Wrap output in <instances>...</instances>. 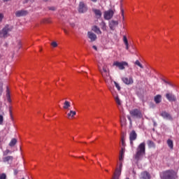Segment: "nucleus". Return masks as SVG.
I'll use <instances>...</instances> for the list:
<instances>
[{
  "label": "nucleus",
  "mask_w": 179,
  "mask_h": 179,
  "mask_svg": "<svg viewBox=\"0 0 179 179\" xmlns=\"http://www.w3.org/2000/svg\"><path fill=\"white\" fill-rule=\"evenodd\" d=\"M92 2H97V0H91Z\"/></svg>",
  "instance_id": "nucleus-48"
},
{
  "label": "nucleus",
  "mask_w": 179,
  "mask_h": 179,
  "mask_svg": "<svg viewBox=\"0 0 179 179\" xmlns=\"http://www.w3.org/2000/svg\"><path fill=\"white\" fill-rule=\"evenodd\" d=\"M70 108H71V102L69 101H65L63 104V108L64 110H69Z\"/></svg>",
  "instance_id": "nucleus-22"
},
{
  "label": "nucleus",
  "mask_w": 179,
  "mask_h": 179,
  "mask_svg": "<svg viewBox=\"0 0 179 179\" xmlns=\"http://www.w3.org/2000/svg\"><path fill=\"white\" fill-rule=\"evenodd\" d=\"M92 10H93L94 13L95 14L96 19H100L101 17V15H102L101 10H100L99 9H96V8L93 9Z\"/></svg>",
  "instance_id": "nucleus-17"
},
{
  "label": "nucleus",
  "mask_w": 179,
  "mask_h": 179,
  "mask_svg": "<svg viewBox=\"0 0 179 179\" xmlns=\"http://www.w3.org/2000/svg\"><path fill=\"white\" fill-rule=\"evenodd\" d=\"M120 124H121V127H124V125H126V124H127V119L125 118L124 116H122L120 117Z\"/></svg>",
  "instance_id": "nucleus-24"
},
{
  "label": "nucleus",
  "mask_w": 179,
  "mask_h": 179,
  "mask_svg": "<svg viewBox=\"0 0 179 179\" xmlns=\"http://www.w3.org/2000/svg\"><path fill=\"white\" fill-rule=\"evenodd\" d=\"M154 100L157 104H159V103H162V95L158 94L155 96Z\"/></svg>",
  "instance_id": "nucleus-23"
},
{
  "label": "nucleus",
  "mask_w": 179,
  "mask_h": 179,
  "mask_svg": "<svg viewBox=\"0 0 179 179\" xmlns=\"http://www.w3.org/2000/svg\"><path fill=\"white\" fill-rule=\"evenodd\" d=\"M3 162L4 163H8V164H11L12 162H13V157L12 156H7L3 158Z\"/></svg>",
  "instance_id": "nucleus-15"
},
{
  "label": "nucleus",
  "mask_w": 179,
  "mask_h": 179,
  "mask_svg": "<svg viewBox=\"0 0 179 179\" xmlns=\"http://www.w3.org/2000/svg\"><path fill=\"white\" fill-rule=\"evenodd\" d=\"M123 43L125 45L126 50H127V51H129V43H128V39L125 36H123Z\"/></svg>",
  "instance_id": "nucleus-21"
},
{
  "label": "nucleus",
  "mask_w": 179,
  "mask_h": 179,
  "mask_svg": "<svg viewBox=\"0 0 179 179\" xmlns=\"http://www.w3.org/2000/svg\"><path fill=\"white\" fill-rule=\"evenodd\" d=\"M92 48H94V50H95L96 51L97 50V47L96 45H93Z\"/></svg>",
  "instance_id": "nucleus-44"
},
{
  "label": "nucleus",
  "mask_w": 179,
  "mask_h": 179,
  "mask_svg": "<svg viewBox=\"0 0 179 179\" xmlns=\"http://www.w3.org/2000/svg\"><path fill=\"white\" fill-rule=\"evenodd\" d=\"M93 31L94 33H96V34H101V31L100 30V28H99L97 26H94L92 27Z\"/></svg>",
  "instance_id": "nucleus-25"
},
{
  "label": "nucleus",
  "mask_w": 179,
  "mask_h": 179,
  "mask_svg": "<svg viewBox=\"0 0 179 179\" xmlns=\"http://www.w3.org/2000/svg\"><path fill=\"white\" fill-rule=\"evenodd\" d=\"M135 65H137V66H139V68H141V69H143V65H142V64H141V62H139V60H136L134 62Z\"/></svg>",
  "instance_id": "nucleus-30"
},
{
  "label": "nucleus",
  "mask_w": 179,
  "mask_h": 179,
  "mask_svg": "<svg viewBox=\"0 0 179 179\" xmlns=\"http://www.w3.org/2000/svg\"><path fill=\"white\" fill-rule=\"evenodd\" d=\"M9 153H12V152L7 149L6 150L3 151V156H7V155H9Z\"/></svg>",
  "instance_id": "nucleus-33"
},
{
  "label": "nucleus",
  "mask_w": 179,
  "mask_h": 179,
  "mask_svg": "<svg viewBox=\"0 0 179 179\" xmlns=\"http://www.w3.org/2000/svg\"><path fill=\"white\" fill-rule=\"evenodd\" d=\"M145 143H141L136 149V153L134 156V159L139 162V160H142L143 159V156L145 154Z\"/></svg>",
  "instance_id": "nucleus-3"
},
{
  "label": "nucleus",
  "mask_w": 179,
  "mask_h": 179,
  "mask_svg": "<svg viewBox=\"0 0 179 179\" xmlns=\"http://www.w3.org/2000/svg\"><path fill=\"white\" fill-rule=\"evenodd\" d=\"M114 16V11L113 10H106L103 13L105 20H110Z\"/></svg>",
  "instance_id": "nucleus-8"
},
{
  "label": "nucleus",
  "mask_w": 179,
  "mask_h": 179,
  "mask_svg": "<svg viewBox=\"0 0 179 179\" xmlns=\"http://www.w3.org/2000/svg\"><path fill=\"white\" fill-rule=\"evenodd\" d=\"M76 115V111L71 110L69 113H67V118H73Z\"/></svg>",
  "instance_id": "nucleus-19"
},
{
  "label": "nucleus",
  "mask_w": 179,
  "mask_h": 179,
  "mask_svg": "<svg viewBox=\"0 0 179 179\" xmlns=\"http://www.w3.org/2000/svg\"><path fill=\"white\" fill-rule=\"evenodd\" d=\"M126 179H129L128 178H127Z\"/></svg>",
  "instance_id": "nucleus-51"
},
{
  "label": "nucleus",
  "mask_w": 179,
  "mask_h": 179,
  "mask_svg": "<svg viewBox=\"0 0 179 179\" xmlns=\"http://www.w3.org/2000/svg\"><path fill=\"white\" fill-rule=\"evenodd\" d=\"M10 115L11 118H13V117H12V110H10Z\"/></svg>",
  "instance_id": "nucleus-46"
},
{
  "label": "nucleus",
  "mask_w": 179,
  "mask_h": 179,
  "mask_svg": "<svg viewBox=\"0 0 179 179\" xmlns=\"http://www.w3.org/2000/svg\"><path fill=\"white\" fill-rule=\"evenodd\" d=\"M49 10H55V7H54V6L49 7Z\"/></svg>",
  "instance_id": "nucleus-40"
},
{
  "label": "nucleus",
  "mask_w": 179,
  "mask_h": 179,
  "mask_svg": "<svg viewBox=\"0 0 179 179\" xmlns=\"http://www.w3.org/2000/svg\"><path fill=\"white\" fill-rule=\"evenodd\" d=\"M121 143H122V146H123L122 148H124L125 146V140L124 139V138H122Z\"/></svg>",
  "instance_id": "nucleus-36"
},
{
  "label": "nucleus",
  "mask_w": 179,
  "mask_h": 179,
  "mask_svg": "<svg viewBox=\"0 0 179 179\" xmlns=\"http://www.w3.org/2000/svg\"><path fill=\"white\" fill-rule=\"evenodd\" d=\"M148 145L149 148H155V143H153V141H148Z\"/></svg>",
  "instance_id": "nucleus-31"
},
{
  "label": "nucleus",
  "mask_w": 179,
  "mask_h": 179,
  "mask_svg": "<svg viewBox=\"0 0 179 179\" xmlns=\"http://www.w3.org/2000/svg\"><path fill=\"white\" fill-rule=\"evenodd\" d=\"M10 31H12V27H9V25H6L0 32V37H8Z\"/></svg>",
  "instance_id": "nucleus-5"
},
{
  "label": "nucleus",
  "mask_w": 179,
  "mask_h": 179,
  "mask_svg": "<svg viewBox=\"0 0 179 179\" xmlns=\"http://www.w3.org/2000/svg\"><path fill=\"white\" fill-rule=\"evenodd\" d=\"M17 48H19V50H20V48H22V43L18 42Z\"/></svg>",
  "instance_id": "nucleus-39"
},
{
  "label": "nucleus",
  "mask_w": 179,
  "mask_h": 179,
  "mask_svg": "<svg viewBox=\"0 0 179 179\" xmlns=\"http://www.w3.org/2000/svg\"><path fill=\"white\" fill-rule=\"evenodd\" d=\"M99 26L101 27V29H102V30H103V31H107V25H106V22H104V21H102Z\"/></svg>",
  "instance_id": "nucleus-27"
},
{
  "label": "nucleus",
  "mask_w": 179,
  "mask_h": 179,
  "mask_svg": "<svg viewBox=\"0 0 179 179\" xmlns=\"http://www.w3.org/2000/svg\"><path fill=\"white\" fill-rule=\"evenodd\" d=\"M130 114L132 115V117H136V118H142V117H143L142 112H141V110L138 109H134L130 110Z\"/></svg>",
  "instance_id": "nucleus-7"
},
{
  "label": "nucleus",
  "mask_w": 179,
  "mask_h": 179,
  "mask_svg": "<svg viewBox=\"0 0 179 179\" xmlns=\"http://www.w3.org/2000/svg\"><path fill=\"white\" fill-rule=\"evenodd\" d=\"M98 68L99 69V71L101 72L111 94L113 96L115 99V101L119 107H121L122 102L121 99H120V97L118 96V94L117 92L114 91V88L111 87V85L110 83H113V80L111 79V77L110 76V73H108V68H107V65L103 64L101 65L100 64H98Z\"/></svg>",
  "instance_id": "nucleus-1"
},
{
  "label": "nucleus",
  "mask_w": 179,
  "mask_h": 179,
  "mask_svg": "<svg viewBox=\"0 0 179 179\" xmlns=\"http://www.w3.org/2000/svg\"><path fill=\"white\" fill-rule=\"evenodd\" d=\"M121 12H122V16L123 20H124V10H121Z\"/></svg>",
  "instance_id": "nucleus-43"
},
{
  "label": "nucleus",
  "mask_w": 179,
  "mask_h": 179,
  "mask_svg": "<svg viewBox=\"0 0 179 179\" xmlns=\"http://www.w3.org/2000/svg\"><path fill=\"white\" fill-rule=\"evenodd\" d=\"M87 6H86V4L83 2H80L79 7H78V12L80 13H85V12H87Z\"/></svg>",
  "instance_id": "nucleus-9"
},
{
  "label": "nucleus",
  "mask_w": 179,
  "mask_h": 179,
  "mask_svg": "<svg viewBox=\"0 0 179 179\" xmlns=\"http://www.w3.org/2000/svg\"><path fill=\"white\" fill-rule=\"evenodd\" d=\"M43 1H45V2H47L48 1H50V0H43Z\"/></svg>",
  "instance_id": "nucleus-49"
},
{
  "label": "nucleus",
  "mask_w": 179,
  "mask_h": 179,
  "mask_svg": "<svg viewBox=\"0 0 179 179\" xmlns=\"http://www.w3.org/2000/svg\"><path fill=\"white\" fill-rule=\"evenodd\" d=\"M117 26H118V21L111 20L109 22V27L110 30H114Z\"/></svg>",
  "instance_id": "nucleus-13"
},
{
  "label": "nucleus",
  "mask_w": 179,
  "mask_h": 179,
  "mask_svg": "<svg viewBox=\"0 0 179 179\" xmlns=\"http://www.w3.org/2000/svg\"><path fill=\"white\" fill-rule=\"evenodd\" d=\"M122 80L123 83H125V85H132L134 83V78L132 76L130 77H124L122 78Z\"/></svg>",
  "instance_id": "nucleus-11"
},
{
  "label": "nucleus",
  "mask_w": 179,
  "mask_h": 179,
  "mask_svg": "<svg viewBox=\"0 0 179 179\" xmlns=\"http://www.w3.org/2000/svg\"><path fill=\"white\" fill-rule=\"evenodd\" d=\"M167 100L170 102L176 101L177 97H176V95H174L173 93L168 92L165 95Z\"/></svg>",
  "instance_id": "nucleus-10"
},
{
  "label": "nucleus",
  "mask_w": 179,
  "mask_h": 179,
  "mask_svg": "<svg viewBox=\"0 0 179 179\" xmlns=\"http://www.w3.org/2000/svg\"><path fill=\"white\" fill-rule=\"evenodd\" d=\"M3 1H9V0H3Z\"/></svg>",
  "instance_id": "nucleus-50"
},
{
  "label": "nucleus",
  "mask_w": 179,
  "mask_h": 179,
  "mask_svg": "<svg viewBox=\"0 0 179 179\" xmlns=\"http://www.w3.org/2000/svg\"><path fill=\"white\" fill-rule=\"evenodd\" d=\"M113 83H114V85H115V87L117 89V90H121V87H120V84L115 81L112 80V83H110L111 87H113Z\"/></svg>",
  "instance_id": "nucleus-28"
},
{
  "label": "nucleus",
  "mask_w": 179,
  "mask_h": 179,
  "mask_svg": "<svg viewBox=\"0 0 179 179\" xmlns=\"http://www.w3.org/2000/svg\"><path fill=\"white\" fill-rule=\"evenodd\" d=\"M127 118H128L130 124H132V120H131V116H127Z\"/></svg>",
  "instance_id": "nucleus-42"
},
{
  "label": "nucleus",
  "mask_w": 179,
  "mask_h": 179,
  "mask_svg": "<svg viewBox=\"0 0 179 179\" xmlns=\"http://www.w3.org/2000/svg\"><path fill=\"white\" fill-rule=\"evenodd\" d=\"M113 66H117L120 71H124L125 66H128V62H114Z\"/></svg>",
  "instance_id": "nucleus-6"
},
{
  "label": "nucleus",
  "mask_w": 179,
  "mask_h": 179,
  "mask_svg": "<svg viewBox=\"0 0 179 179\" xmlns=\"http://www.w3.org/2000/svg\"><path fill=\"white\" fill-rule=\"evenodd\" d=\"M124 155H125V148H122L120 152V165L119 168H117L114 176L112 179H120V176H121V171L122 170V160H124Z\"/></svg>",
  "instance_id": "nucleus-2"
},
{
  "label": "nucleus",
  "mask_w": 179,
  "mask_h": 179,
  "mask_svg": "<svg viewBox=\"0 0 179 179\" xmlns=\"http://www.w3.org/2000/svg\"><path fill=\"white\" fill-rule=\"evenodd\" d=\"M161 115L163 117V118H164V120H171V115L166 112H162Z\"/></svg>",
  "instance_id": "nucleus-20"
},
{
  "label": "nucleus",
  "mask_w": 179,
  "mask_h": 179,
  "mask_svg": "<svg viewBox=\"0 0 179 179\" xmlns=\"http://www.w3.org/2000/svg\"><path fill=\"white\" fill-rule=\"evenodd\" d=\"M14 174H17V170H14Z\"/></svg>",
  "instance_id": "nucleus-47"
},
{
  "label": "nucleus",
  "mask_w": 179,
  "mask_h": 179,
  "mask_svg": "<svg viewBox=\"0 0 179 179\" xmlns=\"http://www.w3.org/2000/svg\"><path fill=\"white\" fill-rule=\"evenodd\" d=\"M0 179H6V174H5V173L1 174Z\"/></svg>",
  "instance_id": "nucleus-35"
},
{
  "label": "nucleus",
  "mask_w": 179,
  "mask_h": 179,
  "mask_svg": "<svg viewBox=\"0 0 179 179\" xmlns=\"http://www.w3.org/2000/svg\"><path fill=\"white\" fill-rule=\"evenodd\" d=\"M26 15H27V11L24 10H18L15 13V15L17 16V17H20L21 16H26Z\"/></svg>",
  "instance_id": "nucleus-16"
},
{
  "label": "nucleus",
  "mask_w": 179,
  "mask_h": 179,
  "mask_svg": "<svg viewBox=\"0 0 179 179\" xmlns=\"http://www.w3.org/2000/svg\"><path fill=\"white\" fill-rule=\"evenodd\" d=\"M2 19H3V14L0 13V22H2Z\"/></svg>",
  "instance_id": "nucleus-38"
},
{
  "label": "nucleus",
  "mask_w": 179,
  "mask_h": 179,
  "mask_svg": "<svg viewBox=\"0 0 179 179\" xmlns=\"http://www.w3.org/2000/svg\"><path fill=\"white\" fill-rule=\"evenodd\" d=\"M16 143H17V140L16 138H13L9 143V146L13 148Z\"/></svg>",
  "instance_id": "nucleus-26"
},
{
  "label": "nucleus",
  "mask_w": 179,
  "mask_h": 179,
  "mask_svg": "<svg viewBox=\"0 0 179 179\" xmlns=\"http://www.w3.org/2000/svg\"><path fill=\"white\" fill-rule=\"evenodd\" d=\"M2 92H3L2 85H0V96L1 94H2Z\"/></svg>",
  "instance_id": "nucleus-41"
},
{
  "label": "nucleus",
  "mask_w": 179,
  "mask_h": 179,
  "mask_svg": "<svg viewBox=\"0 0 179 179\" xmlns=\"http://www.w3.org/2000/svg\"><path fill=\"white\" fill-rule=\"evenodd\" d=\"M167 145L170 148V149H173V141H171V139H168L167 141Z\"/></svg>",
  "instance_id": "nucleus-29"
},
{
  "label": "nucleus",
  "mask_w": 179,
  "mask_h": 179,
  "mask_svg": "<svg viewBox=\"0 0 179 179\" xmlns=\"http://www.w3.org/2000/svg\"><path fill=\"white\" fill-rule=\"evenodd\" d=\"M3 124V116L0 115V125H2Z\"/></svg>",
  "instance_id": "nucleus-34"
},
{
  "label": "nucleus",
  "mask_w": 179,
  "mask_h": 179,
  "mask_svg": "<svg viewBox=\"0 0 179 179\" xmlns=\"http://www.w3.org/2000/svg\"><path fill=\"white\" fill-rule=\"evenodd\" d=\"M161 179H176L177 173L173 170L166 171L160 173Z\"/></svg>",
  "instance_id": "nucleus-4"
},
{
  "label": "nucleus",
  "mask_w": 179,
  "mask_h": 179,
  "mask_svg": "<svg viewBox=\"0 0 179 179\" xmlns=\"http://www.w3.org/2000/svg\"><path fill=\"white\" fill-rule=\"evenodd\" d=\"M87 36L88 38H90L91 41H96V40H97V36L93 32L89 31L87 33Z\"/></svg>",
  "instance_id": "nucleus-14"
},
{
  "label": "nucleus",
  "mask_w": 179,
  "mask_h": 179,
  "mask_svg": "<svg viewBox=\"0 0 179 179\" xmlns=\"http://www.w3.org/2000/svg\"><path fill=\"white\" fill-rule=\"evenodd\" d=\"M137 134L135 131H132L129 134L130 143L132 145L134 143V141H135L137 138Z\"/></svg>",
  "instance_id": "nucleus-12"
},
{
  "label": "nucleus",
  "mask_w": 179,
  "mask_h": 179,
  "mask_svg": "<svg viewBox=\"0 0 179 179\" xmlns=\"http://www.w3.org/2000/svg\"><path fill=\"white\" fill-rule=\"evenodd\" d=\"M70 24H71V27H75V24L71 23Z\"/></svg>",
  "instance_id": "nucleus-45"
},
{
  "label": "nucleus",
  "mask_w": 179,
  "mask_h": 179,
  "mask_svg": "<svg viewBox=\"0 0 179 179\" xmlns=\"http://www.w3.org/2000/svg\"><path fill=\"white\" fill-rule=\"evenodd\" d=\"M141 179H150V175L149 174V173L145 171L141 173Z\"/></svg>",
  "instance_id": "nucleus-18"
},
{
  "label": "nucleus",
  "mask_w": 179,
  "mask_h": 179,
  "mask_svg": "<svg viewBox=\"0 0 179 179\" xmlns=\"http://www.w3.org/2000/svg\"><path fill=\"white\" fill-rule=\"evenodd\" d=\"M51 45L53 46L54 48L58 47V44L57 43V42H52L51 43Z\"/></svg>",
  "instance_id": "nucleus-37"
},
{
  "label": "nucleus",
  "mask_w": 179,
  "mask_h": 179,
  "mask_svg": "<svg viewBox=\"0 0 179 179\" xmlns=\"http://www.w3.org/2000/svg\"><path fill=\"white\" fill-rule=\"evenodd\" d=\"M6 97H7L8 101H10V94L9 92L8 88H7V90H6Z\"/></svg>",
  "instance_id": "nucleus-32"
}]
</instances>
